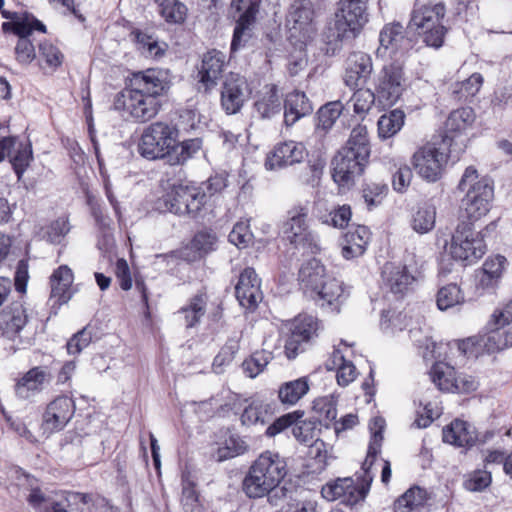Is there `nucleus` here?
Segmentation results:
<instances>
[{"label": "nucleus", "instance_id": "nucleus-34", "mask_svg": "<svg viewBox=\"0 0 512 512\" xmlns=\"http://www.w3.org/2000/svg\"><path fill=\"white\" fill-rule=\"evenodd\" d=\"M184 183L178 182L169 185L163 195L155 202V209L159 212H170L179 217H187L183 196Z\"/></svg>", "mask_w": 512, "mask_h": 512}, {"label": "nucleus", "instance_id": "nucleus-47", "mask_svg": "<svg viewBox=\"0 0 512 512\" xmlns=\"http://www.w3.org/2000/svg\"><path fill=\"white\" fill-rule=\"evenodd\" d=\"M202 144V139L198 137L183 141H179V138H177L176 148L173 149L169 164L172 166L185 164L201 150Z\"/></svg>", "mask_w": 512, "mask_h": 512}, {"label": "nucleus", "instance_id": "nucleus-57", "mask_svg": "<svg viewBox=\"0 0 512 512\" xmlns=\"http://www.w3.org/2000/svg\"><path fill=\"white\" fill-rule=\"evenodd\" d=\"M240 342L241 337L240 336H232L229 337L226 342L223 344V346L220 348L219 352L213 359V367H223L226 365H229L233 362V360L236 357V354L240 350Z\"/></svg>", "mask_w": 512, "mask_h": 512}, {"label": "nucleus", "instance_id": "nucleus-26", "mask_svg": "<svg viewBox=\"0 0 512 512\" xmlns=\"http://www.w3.org/2000/svg\"><path fill=\"white\" fill-rule=\"evenodd\" d=\"M231 7L241 12L231 41V52H236L251 38V29L256 22L260 4L256 0H233Z\"/></svg>", "mask_w": 512, "mask_h": 512}, {"label": "nucleus", "instance_id": "nucleus-20", "mask_svg": "<svg viewBox=\"0 0 512 512\" xmlns=\"http://www.w3.org/2000/svg\"><path fill=\"white\" fill-rule=\"evenodd\" d=\"M319 321L316 317L299 314L291 322L289 334L284 345L285 356L289 360L295 359L304 352L305 345L317 336Z\"/></svg>", "mask_w": 512, "mask_h": 512}, {"label": "nucleus", "instance_id": "nucleus-63", "mask_svg": "<svg viewBox=\"0 0 512 512\" xmlns=\"http://www.w3.org/2000/svg\"><path fill=\"white\" fill-rule=\"evenodd\" d=\"M354 93L351 98L353 101V110L358 115H364L372 108L377 99L376 90L364 89L363 86L353 89Z\"/></svg>", "mask_w": 512, "mask_h": 512}, {"label": "nucleus", "instance_id": "nucleus-5", "mask_svg": "<svg viewBox=\"0 0 512 512\" xmlns=\"http://www.w3.org/2000/svg\"><path fill=\"white\" fill-rule=\"evenodd\" d=\"M287 463L278 452L266 450L250 465L242 480V491L249 499H260L274 491L287 475Z\"/></svg>", "mask_w": 512, "mask_h": 512}, {"label": "nucleus", "instance_id": "nucleus-33", "mask_svg": "<svg viewBox=\"0 0 512 512\" xmlns=\"http://www.w3.org/2000/svg\"><path fill=\"white\" fill-rule=\"evenodd\" d=\"M312 112V102L305 92L294 90L286 95L284 100V121L286 125L292 126L299 119L310 115Z\"/></svg>", "mask_w": 512, "mask_h": 512}, {"label": "nucleus", "instance_id": "nucleus-56", "mask_svg": "<svg viewBox=\"0 0 512 512\" xmlns=\"http://www.w3.org/2000/svg\"><path fill=\"white\" fill-rule=\"evenodd\" d=\"M200 495L196 489V483L189 478V475L182 476V497L181 503L185 512H200Z\"/></svg>", "mask_w": 512, "mask_h": 512}, {"label": "nucleus", "instance_id": "nucleus-13", "mask_svg": "<svg viewBox=\"0 0 512 512\" xmlns=\"http://www.w3.org/2000/svg\"><path fill=\"white\" fill-rule=\"evenodd\" d=\"M179 129L176 125L156 121L144 128L139 142L138 152L147 160H165L169 164Z\"/></svg>", "mask_w": 512, "mask_h": 512}, {"label": "nucleus", "instance_id": "nucleus-7", "mask_svg": "<svg viewBox=\"0 0 512 512\" xmlns=\"http://www.w3.org/2000/svg\"><path fill=\"white\" fill-rule=\"evenodd\" d=\"M298 276L305 293L320 307L338 309L346 299L343 283L326 275L325 266L315 258L301 266Z\"/></svg>", "mask_w": 512, "mask_h": 512}, {"label": "nucleus", "instance_id": "nucleus-59", "mask_svg": "<svg viewBox=\"0 0 512 512\" xmlns=\"http://www.w3.org/2000/svg\"><path fill=\"white\" fill-rule=\"evenodd\" d=\"M389 191L388 185L383 182H366L362 186V196L369 206H376L382 203Z\"/></svg>", "mask_w": 512, "mask_h": 512}, {"label": "nucleus", "instance_id": "nucleus-53", "mask_svg": "<svg viewBox=\"0 0 512 512\" xmlns=\"http://www.w3.org/2000/svg\"><path fill=\"white\" fill-rule=\"evenodd\" d=\"M38 55L39 65L42 67L43 61L45 66L53 72L62 66L65 58L61 50L48 39L38 43Z\"/></svg>", "mask_w": 512, "mask_h": 512}, {"label": "nucleus", "instance_id": "nucleus-40", "mask_svg": "<svg viewBox=\"0 0 512 512\" xmlns=\"http://www.w3.org/2000/svg\"><path fill=\"white\" fill-rule=\"evenodd\" d=\"M329 370L336 369V379L339 386L346 387L357 377V369L352 361L347 360L340 349H335L327 363Z\"/></svg>", "mask_w": 512, "mask_h": 512}, {"label": "nucleus", "instance_id": "nucleus-51", "mask_svg": "<svg viewBox=\"0 0 512 512\" xmlns=\"http://www.w3.org/2000/svg\"><path fill=\"white\" fill-rule=\"evenodd\" d=\"M464 302V291L456 283H449L442 286L436 294V305L441 311H445L456 305H461Z\"/></svg>", "mask_w": 512, "mask_h": 512}, {"label": "nucleus", "instance_id": "nucleus-32", "mask_svg": "<svg viewBox=\"0 0 512 512\" xmlns=\"http://www.w3.org/2000/svg\"><path fill=\"white\" fill-rule=\"evenodd\" d=\"M442 437L445 443L456 447L470 448L477 441V434L470 423L461 419L453 420L442 430Z\"/></svg>", "mask_w": 512, "mask_h": 512}, {"label": "nucleus", "instance_id": "nucleus-15", "mask_svg": "<svg viewBox=\"0 0 512 512\" xmlns=\"http://www.w3.org/2000/svg\"><path fill=\"white\" fill-rule=\"evenodd\" d=\"M397 61L384 64L373 80L378 101L389 106L394 105L406 90V63Z\"/></svg>", "mask_w": 512, "mask_h": 512}, {"label": "nucleus", "instance_id": "nucleus-31", "mask_svg": "<svg viewBox=\"0 0 512 512\" xmlns=\"http://www.w3.org/2000/svg\"><path fill=\"white\" fill-rule=\"evenodd\" d=\"M216 241L217 237L211 231H197L185 246L177 250L178 258L187 263L200 261L214 250Z\"/></svg>", "mask_w": 512, "mask_h": 512}, {"label": "nucleus", "instance_id": "nucleus-9", "mask_svg": "<svg viewBox=\"0 0 512 512\" xmlns=\"http://www.w3.org/2000/svg\"><path fill=\"white\" fill-rule=\"evenodd\" d=\"M287 40L296 49L304 50L318 34L315 4L312 0H293L285 15Z\"/></svg>", "mask_w": 512, "mask_h": 512}, {"label": "nucleus", "instance_id": "nucleus-58", "mask_svg": "<svg viewBox=\"0 0 512 512\" xmlns=\"http://www.w3.org/2000/svg\"><path fill=\"white\" fill-rule=\"evenodd\" d=\"M313 410L319 416V421H325V426L335 421L337 416V402L331 396L319 397L313 402Z\"/></svg>", "mask_w": 512, "mask_h": 512}, {"label": "nucleus", "instance_id": "nucleus-24", "mask_svg": "<svg viewBox=\"0 0 512 512\" xmlns=\"http://www.w3.org/2000/svg\"><path fill=\"white\" fill-rule=\"evenodd\" d=\"M250 95L245 77L237 73H229L224 79L220 90V106L227 115L241 111Z\"/></svg>", "mask_w": 512, "mask_h": 512}, {"label": "nucleus", "instance_id": "nucleus-30", "mask_svg": "<svg viewBox=\"0 0 512 512\" xmlns=\"http://www.w3.org/2000/svg\"><path fill=\"white\" fill-rule=\"evenodd\" d=\"M372 233L365 225L351 226L340 238L341 255L352 260L364 255L371 241Z\"/></svg>", "mask_w": 512, "mask_h": 512}, {"label": "nucleus", "instance_id": "nucleus-49", "mask_svg": "<svg viewBox=\"0 0 512 512\" xmlns=\"http://www.w3.org/2000/svg\"><path fill=\"white\" fill-rule=\"evenodd\" d=\"M344 110L341 101H330L322 105L316 113V128L327 133L335 124Z\"/></svg>", "mask_w": 512, "mask_h": 512}, {"label": "nucleus", "instance_id": "nucleus-12", "mask_svg": "<svg viewBox=\"0 0 512 512\" xmlns=\"http://www.w3.org/2000/svg\"><path fill=\"white\" fill-rule=\"evenodd\" d=\"M454 152L457 153L456 149L433 137L417 148L411 157V164L421 179L435 183L442 179Z\"/></svg>", "mask_w": 512, "mask_h": 512}, {"label": "nucleus", "instance_id": "nucleus-35", "mask_svg": "<svg viewBox=\"0 0 512 512\" xmlns=\"http://www.w3.org/2000/svg\"><path fill=\"white\" fill-rule=\"evenodd\" d=\"M208 299L209 296L206 288H202L189 298L186 305L179 309L178 312L183 315L184 325L187 329L194 328L200 324L201 319L206 313Z\"/></svg>", "mask_w": 512, "mask_h": 512}, {"label": "nucleus", "instance_id": "nucleus-6", "mask_svg": "<svg viewBox=\"0 0 512 512\" xmlns=\"http://www.w3.org/2000/svg\"><path fill=\"white\" fill-rule=\"evenodd\" d=\"M458 190L465 192L461 199L459 221L475 225L486 216L492 207L494 187L489 179L479 178L478 171L468 166L458 184Z\"/></svg>", "mask_w": 512, "mask_h": 512}, {"label": "nucleus", "instance_id": "nucleus-2", "mask_svg": "<svg viewBox=\"0 0 512 512\" xmlns=\"http://www.w3.org/2000/svg\"><path fill=\"white\" fill-rule=\"evenodd\" d=\"M455 344L461 355L476 359L512 349V299L494 308L482 331Z\"/></svg>", "mask_w": 512, "mask_h": 512}, {"label": "nucleus", "instance_id": "nucleus-16", "mask_svg": "<svg viewBox=\"0 0 512 512\" xmlns=\"http://www.w3.org/2000/svg\"><path fill=\"white\" fill-rule=\"evenodd\" d=\"M413 41L407 35L405 27L397 21L386 23L379 32V46L376 49L378 58L390 61L407 62Z\"/></svg>", "mask_w": 512, "mask_h": 512}, {"label": "nucleus", "instance_id": "nucleus-62", "mask_svg": "<svg viewBox=\"0 0 512 512\" xmlns=\"http://www.w3.org/2000/svg\"><path fill=\"white\" fill-rule=\"evenodd\" d=\"M271 358V352L258 350L243 361L242 367L249 377L254 378L263 372Z\"/></svg>", "mask_w": 512, "mask_h": 512}, {"label": "nucleus", "instance_id": "nucleus-42", "mask_svg": "<svg viewBox=\"0 0 512 512\" xmlns=\"http://www.w3.org/2000/svg\"><path fill=\"white\" fill-rule=\"evenodd\" d=\"M372 483V477L365 474L363 477L358 478L354 481L352 478H345V488L342 503L348 506H354L366 498L370 486Z\"/></svg>", "mask_w": 512, "mask_h": 512}, {"label": "nucleus", "instance_id": "nucleus-11", "mask_svg": "<svg viewBox=\"0 0 512 512\" xmlns=\"http://www.w3.org/2000/svg\"><path fill=\"white\" fill-rule=\"evenodd\" d=\"M494 225L491 222L483 230L476 232L473 224L458 220L448 250L451 258L464 267L476 264L487 252L485 235Z\"/></svg>", "mask_w": 512, "mask_h": 512}, {"label": "nucleus", "instance_id": "nucleus-61", "mask_svg": "<svg viewBox=\"0 0 512 512\" xmlns=\"http://www.w3.org/2000/svg\"><path fill=\"white\" fill-rule=\"evenodd\" d=\"M132 40L139 46V49L146 51L154 58H160L164 55V50L159 46V43L150 34H147L140 29H133L130 33Z\"/></svg>", "mask_w": 512, "mask_h": 512}, {"label": "nucleus", "instance_id": "nucleus-27", "mask_svg": "<svg viewBox=\"0 0 512 512\" xmlns=\"http://www.w3.org/2000/svg\"><path fill=\"white\" fill-rule=\"evenodd\" d=\"M305 145L301 142L284 141L277 143L266 155L265 168L276 170L300 163L307 156Z\"/></svg>", "mask_w": 512, "mask_h": 512}, {"label": "nucleus", "instance_id": "nucleus-28", "mask_svg": "<svg viewBox=\"0 0 512 512\" xmlns=\"http://www.w3.org/2000/svg\"><path fill=\"white\" fill-rule=\"evenodd\" d=\"M372 72L371 56L363 51H353L349 53L345 61L344 84L349 89L362 87L371 78Z\"/></svg>", "mask_w": 512, "mask_h": 512}, {"label": "nucleus", "instance_id": "nucleus-8", "mask_svg": "<svg viewBox=\"0 0 512 512\" xmlns=\"http://www.w3.org/2000/svg\"><path fill=\"white\" fill-rule=\"evenodd\" d=\"M3 18L9 21L1 24L2 32L4 34H13L18 37L14 47L16 61L22 66L31 64L37 58V54L30 36L34 32L46 34V25L34 14L27 11L3 12Z\"/></svg>", "mask_w": 512, "mask_h": 512}, {"label": "nucleus", "instance_id": "nucleus-41", "mask_svg": "<svg viewBox=\"0 0 512 512\" xmlns=\"http://www.w3.org/2000/svg\"><path fill=\"white\" fill-rule=\"evenodd\" d=\"M430 380L442 392H455L457 371L445 362H436L429 370Z\"/></svg>", "mask_w": 512, "mask_h": 512}, {"label": "nucleus", "instance_id": "nucleus-17", "mask_svg": "<svg viewBox=\"0 0 512 512\" xmlns=\"http://www.w3.org/2000/svg\"><path fill=\"white\" fill-rule=\"evenodd\" d=\"M421 277V272L416 267L407 264L388 262L382 270L383 286L396 300L413 294Z\"/></svg>", "mask_w": 512, "mask_h": 512}, {"label": "nucleus", "instance_id": "nucleus-43", "mask_svg": "<svg viewBox=\"0 0 512 512\" xmlns=\"http://www.w3.org/2000/svg\"><path fill=\"white\" fill-rule=\"evenodd\" d=\"M255 110L262 118H270L281 111V100L278 95L277 86L267 85L254 103Z\"/></svg>", "mask_w": 512, "mask_h": 512}, {"label": "nucleus", "instance_id": "nucleus-14", "mask_svg": "<svg viewBox=\"0 0 512 512\" xmlns=\"http://www.w3.org/2000/svg\"><path fill=\"white\" fill-rule=\"evenodd\" d=\"M283 233L286 239L296 248L308 253L317 254L321 248L317 237L309 227V206L307 203H297L291 206L286 213L283 223Z\"/></svg>", "mask_w": 512, "mask_h": 512}, {"label": "nucleus", "instance_id": "nucleus-29", "mask_svg": "<svg viewBox=\"0 0 512 512\" xmlns=\"http://www.w3.org/2000/svg\"><path fill=\"white\" fill-rule=\"evenodd\" d=\"M226 64V55L217 49L208 50L203 54L198 67L197 79L205 92H209L217 86L223 76Z\"/></svg>", "mask_w": 512, "mask_h": 512}, {"label": "nucleus", "instance_id": "nucleus-18", "mask_svg": "<svg viewBox=\"0 0 512 512\" xmlns=\"http://www.w3.org/2000/svg\"><path fill=\"white\" fill-rule=\"evenodd\" d=\"M475 118V112L471 107L452 110L440 130L438 139L444 141L452 149L458 147V150H456L457 158L464 151V138L468 129L472 127Z\"/></svg>", "mask_w": 512, "mask_h": 512}, {"label": "nucleus", "instance_id": "nucleus-25", "mask_svg": "<svg viewBox=\"0 0 512 512\" xmlns=\"http://www.w3.org/2000/svg\"><path fill=\"white\" fill-rule=\"evenodd\" d=\"M261 283V278L252 267H245L238 275L235 297L239 305L248 313H254L263 300Z\"/></svg>", "mask_w": 512, "mask_h": 512}, {"label": "nucleus", "instance_id": "nucleus-1", "mask_svg": "<svg viewBox=\"0 0 512 512\" xmlns=\"http://www.w3.org/2000/svg\"><path fill=\"white\" fill-rule=\"evenodd\" d=\"M169 88L170 82L160 69L133 72L115 95L113 109L126 120L146 123L161 110L160 97L166 95Z\"/></svg>", "mask_w": 512, "mask_h": 512}, {"label": "nucleus", "instance_id": "nucleus-36", "mask_svg": "<svg viewBox=\"0 0 512 512\" xmlns=\"http://www.w3.org/2000/svg\"><path fill=\"white\" fill-rule=\"evenodd\" d=\"M73 272L67 265H60L50 276L51 298L59 304L67 303L71 298Z\"/></svg>", "mask_w": 512, "mask_h": 512}, {"label": "nucleus", "instance_id": "nucleus-21", "mask_svg": "<svg viewBox=\"0 0 512 512\" xmlns=\"http://www.w3.org/2000/svg\"><path fill=\"white\" fill-rule=\"evenodd\" d=\"M508 259L502 254L489 255L475 270V288L480 295L496 294L509 268Z\"/></svg>", "mask_w": 512, "mask_h": 512}, {"label": "nucleus", "instance_id": "nucleus-22", "mask_svg": "<svg viewBox=\"0 0 512 512\" xmlns=\"http://www.w3.org/2000/svg\"><path fill=\"white\" fill-rule=\"evenodd\" d=\"M53 379L48 366H33L15 379L13 392L16 398L31 401L50 385Z\"/></svg>", "mask_w": 512, "mask_h": 512}, {"label": "nucleus", "instance_id": "nucleus-19", "mask_svg": "<svg viewBox=\"0 0 512 512\" xmlns=\"http://www.w3.org/2000/svg\"><path fill=\"white\" fill-rule=\"evenodd\" d=\"M32 310L24 299L13 300L0 310V337L15 341L32 322Z\"/></svg>", "mask_w": 512, "mask_h": 512}, {"label": "nucleus", "instance_id": "nucleus-37", "mask_svg": "<svg viewBox=\"0 0 512 512\" xmlns=\"http://www.w3.org/2000/svg\"><path fill=\"white\" fill-rule=\"evenodd\" d=\"M187 218L198 220L203 217L207 204V193L205 190L192 182L184 183L183 196Z\"/></svg>", "mask_w": 512, "mask_h": 512}, {"label": "nucleus", "instance_id": "nucleus-3", "mask_svg": "<svg viewBox=\"0 0 512 512\" xmlns=\"http://www.w3.org/2000/svg\"><path fill=\"white\" fill-rule=\"evenodd\" d=\"M371 145L368 129L358 124L350 132L345 145L333 159L332 178L340 187L350 188L355 179L364 173L369 163Z\"/></svg>", "mask_w": 512, "mask_h": 512}, {"label": "nucleus", "instance_id": "nucleus-46", "mask_svg": "<svg viewBox=\"0 0 512 512\" xmlns=\"http://www.w3.org/2000/svg\"><path fill=\"white\" fill-rule=\"evenodd\" d=\"M246 451V442L239 435L230 434L225 438L224 442L211 453V457L217 462H223L242 455Z\"/></svg>", "mask_w": 512, "mask_h": 512}, {"label": "nucleus", "instance_id": "nucleus-52", "mask_svg": "<svg viewBox=\"0 0 512 512\" xmlns=\"http://www.w3.org/2000/svg\"><path fill=\"white\" fill-rule=\"evenodd\" d=\"M320 421L314 418L298 420L293 428L292 434L295 439L303 445L312 446L317 441L320 433Z\"/></svg>", "mask_w": 512, "mask_h": 512}, {"label": "nucleus", "instance_id": "nucleus-54", "mask_svg": "<svg viewBox=\"0 0 512 512\" xmlns=\"http://www.w3.org/2000/svg\"><path fill=\"white\" fill-rule=\"evenodd\" d=\"M187 13L186 5L179 0H162L159 4V14L169 24H183Z\"/></svg>", "mask_w": 512, "mask_h": 512}, {"label": "nucleus", "instance_id": "nucleus-10", "mask_svg": "<svg viewBox=\"0 0 512 512\" xmlns=\"http://www.w3.org/2000/svg\"><path fill=\"white\" fill-rule=\"evenodd\" d=\"M446 6L442 2L415 6L411 13L409 27L422 39L427 47L439 49L444 45L448 32L443 24Z\"/></svg>", "mask_w": 512, "mask_h": 512}, {"label": "nucleus", "instance_id": "nucleus-48", "mask_svg": "<svg viewBox=\"0 0 512 512\" xmlns=\"http://www.w3.org/2000/svg\"><path fill=\"white\" fill-rule=\"evenodd\" d=\"M436 223V208L433 204L424 203L413 213L411 219L412 229L419 234L432 231Z\"/></svg>", "mask_w": 512, "mask_h": 512}, {"label": "nucleus", "instance_id": "nucleus-4", "mask_svg": "<svg viewBox=\"0 0 512 512\" xmlns=\"http://www.w3.org/2000/svg\"><path fill=\"white\" fill-rule=\"evenodd\" d=\"M368 21V0H339L332 21L322 33L326 53L334 54L344 40L359 36Z\"/></svg>", "mask_w": 512, "mask_h": 512}, {"label": "nucleus", "instance_id": "nucleus-39", "mask_svg": "<svg viewBox=\"0 0 512 512\" xmlns=\"http://www.w3.org/2000/svg\"><path fill=\"white\" fill-rule=\"evenodd\" d=\"M239 406L241 408L240 422L242 426L264 425L270 417L269 405L263 401L244 399Z\"/></svg>", "mask_w": 512, "mask_h": 512}, {"label": "nucleus", "instance_id": "nucleus-23", "mask_svg": "<svg viewBox=\"0 0 512 512\" xmlns=\"http://www.w3.org/2000/svg\"><path fill=\"white\" fill-rule=\"evenodd\" d=\"M75 409L72 397L65 394L57 395L44 409L41 428L49 434L63 430L74 416Z\"/></svg>", "mask_w": 512, "mask_h": 512}, {"label": "nucleus", "instance_id": "nucleus-45", "mask_svg": "<svg viewBox=\"0 0 512 512\" xmlns=\"http://www.w3.org/2000/svg\"><path fill=\"white\" fill-rule=\"evenodd\" d=\"M405 113L401 109H394L380 116L377 122L378 136L382 140L395 136L403 127Z\"/></svg>", "mask_w": 512, "mask_h": 512}, {"label": "nucleus", "instance_id": "nucleus-55", "mask_svg": "<svg viewBox=\"0 0 512 512\" xmlns=\"http://www.w3.org/2000/svg\"><path fill=\"white\" fill-rule=\"evenodd\" d=\"M385 425V419L381 416H376L371 419L369 427L372 432V437L369 442L365 464L369 462L370 465H372L377 455L380 453Z\"/></svg>", "mask_w": 512, "mask_h": 512}, {"label": "nucleus", "instance_id": "nucleus-64", "mask_svg": "<svg viewBox=\"0 0 512 512\" xmlns=\"http://www.w3.org/2000/svg\"><path fill=\"white\" fill-rule=\"evenodd\" d=\"M304 411L303 410H295L289 413H286L278 418H276L266 429L265 435L268 437H274L289 427L294 426V424L303 418Z\"/></svg>", "mask_w": 512, "mask_h": 512}, {"label": "nucleus", "instance_id": "nucleus-50", "mask_svg": "<svg viewBox=\"0 0 512 512\" xmlns=\"http://www.w3.org/2000/svg\"><path fill=\"white\" fill-rule=\"evenodd\" d=\"M33 161V149L30 142H18L16 150L9 157V162L18 180H21L24 173Z\"/></svg>", "mask_w": 512, "mask_h": 512}, {"label": "nucleus", "instance_id": "nucleus-44", "mask_svg": "<svg viewBox=\"0 0 512 512\" xmlns=\"http://www.w3.org/2000/svg\"><path fill=\"white\" fill-rule=\"evenodd\" d=\"M309 391V384L306 378H298L280 385L278 399L285 406H292L299 402Z\"/></svg>", "mask_w": 512, "mask_h": 512}, {"label": "nucleus", "instance_id": "nucleus-38", "mask_svg": "<svg viewBox=\"0 0 512 512\" xmlns=\"http://www.w3.org/2000/svg\"><path fill=\"white\" fill-rule=\"evenodd\" d=\"M431 499V494L426 488L412 485L393 504L394 512H411L423 508Z\"/></svg>", "mask_w": 512, "mask_h": 512}, {"label": "nucleus", "instance_id": "nucleus-60", "mask_svg": "<svg viewBox=\"0 0 512 512\" xmlns=\"http://www.w3.org/2000/svg\"><path fill=\"white\" fill-rule=\"evenodd\" d=\"M482 85L483 76L480 73H473L466 80L457 83L454 93L458 100L468 101L480 91Z\"/></svg>", "mask_w": 512, "mask_h": 512}]
</instances>
